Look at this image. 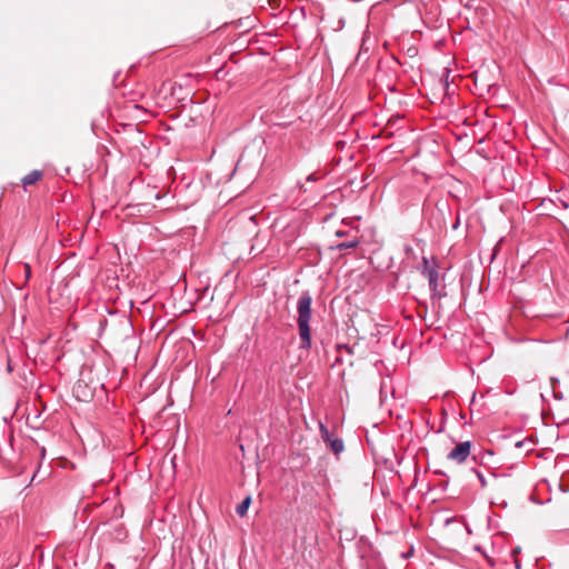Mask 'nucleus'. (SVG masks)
<instances>
[{"label": "nucleus", "mask_w": 569, "mask_h": 569, "mask_svg": "<svg viewBox=\"0 0 569 569\" xmlns=\"http://www.w3.org/2000/svg\"><path fill=\"white\" fill-rule=\"evenodd\" d=\"M451 58L446 57L447 66H443L441 73H437L436 76H432V89L435 90L438 88L441 91H447L449 87V74H450V68L449 64L451 63Z\"/></svg>", "instance_id": "4"}, {"label": "nucleus", "mask_w": 569, "mask_h": 569, "mask_svg": "<svg viewBox=\"0 0 569 569\" xmlns=\"http://www.w3.org/2000/svg\"><path fill=\"white\" fill-rule=\"evenodd\" d=\"M471 442L463 441L459 442L449 453L448 459L456 461L457 463H462L467 460L470 455Z\"/></svg>", "instance_id": "5"}, {"label": "nucleus", "mask_w": 569, "mask_h": 569, "mask_svg": "<svg viewBox=\"0 0 569 569\" xmlns=\"http://www.w3.org/2000/svg\"><path fill=\"white\" fill-rule=\"evenodd\" d=\"M251 503V497H246L236 508V512L240 517H244L248 512L249 506Z\"/></svg>", "instance_id": "9"}, {"label": "nucleus", "mask_w": 569, "mask_h": 569, "mask_svg": "<svg viewBox=\"0 0 569 569\" xmlns=\"http://www.w3.org/2000/svg\"><path fill=\"white\" fill-rule=\"evenodd\" d=\"M415 242H416V248L412 246L406 247L407 256L412 257L413 259H417L418 254L416 252V249L419 250L420 256H421V261H422V266H421L420 270L423 276H427V256L425 254V242L422 239H416Z\"/></svg>", "instance_id": "6"}, {"label": "nucleus", "mask_w": 569, "mask_h": 569, "mask_svg": "<svg viewBox=\"0 0 569 569\" xmlns=\"http://www.w3.org/2000/svg\"><path fill=\"white\" fill-rule=\"evenodd\" d=\"M318 177L316 173H310L308 177H307V181L309 182H313V181H317Z\"/></svg>", "instance_id": "13"}, {"label": "nucleus", "mask_w": 569, "mask_h": 569, "mask_svg": "<svg viewBox=\"0 0 569 569\" xmlns=\"http://www.w3.org/2000/svg\"><path fill=\"white\" fill-rule=\"evenodd\" d=\"M450 267L449 262L438 263L432 258V266L429 264V289L432 290V298L441 299L447 296L446 274Z\"/></svg>", "instance_id": "2"}, {"label": "nucleus", "mask_w": 569, "mask_h": 569, "mask_svg": "<svg viewBox=\"0 0 569 569\" xmlns=\"http://www.w3.org/2000/svg\"><path fill=\"white\" fill-rule=\"evenodd\" d=\"M319 431L323 442L327 443V446L336 456L340 455L345 450V443L342 439L333 437L325 423H319Z\"/></svg>", "instance_id": "3"}, {"label": "nucleus", "mask_w": 569, "mask_h": 569, "mask_svg": "<svg viewBox=\"0 0 569 569\" xmlns=\"http://www.w3.org/2000/svg\"><path fill=\"white\" fill-rule=\"evenodd\" d=\"M41 177H42V172L40 170H33L30 173H28L26 177H23L22 184H23V187L31 186V184L36 183L37 181H39L41 179Z\"/></svg>", "instance_id": "7"}, {"label": "nucleus", "mask_w": 569, "mask_h": 569, "mask_svg": "<svg viewBox=\"0 0 569 569\" xmlns=\"http://www.w3.org/2000/svg\"><path fill=\"white\" fill-rule=\"evenodd\" d=\"M477 477L481 483V487H485L487 482H486L483 475L481 472H477Z\"/></svg>", "instance_id": "12"}, {"label": "nucleus", "mask_w": 569, "mask_h": 569, "mask_svg": "<svg viewBox=\"0 0 569 569\" xmlns=\"http://www.w3.org/2000/svg\"><path fill=\"white\" fill-rule=\"evenodd\" d=\"M358 243H359V241L355 237L351 240L339 242V243H337L335 246H331L330 248L332 250L343 251V250H347V249L356 248L358 246Z\"/></svg>", "instance_id": "8"}, {"label": "nucleus", "mask_w": 569, "mask_h": 569, "mask_svg": "<svg viewBox=\"0 0 569 569\" xmlns=\"http://www.w3.org/2000/svg\"><path fill=\"white\" fill-rule=\"evenodd\" d=\"M519 551H520V550H519V548H515V549L512 550V556H513V558H515V566H516V568H517V569H521V567H520V562H519V560H518V558H517V555L519 553Z\"/></svg>", "instance_id": "11"}, {"label": "nucleus", "mask_w": 569, "mask_h": 569, "mask_svg": "<svg viewBox=\"0 0 569 569\" xmlns=\"http://www.w3.org/2000/svg\"><path fill=\"white\" fill-rule=\"evenodd\" d=\"M342 234H343V232H340V231L337 232L338 237H341Z\"/></svg>", "instance_id": "14"}, {"label": "nucleus", "mask_w": 569, "mask_h": 569, "mask_svg": "<svg viewBox=\"0 0 569 569\" xmlns=\"http://www.w3.org/2000/svg\"><path fill=\"white\" fill-rule=\"evenodd\" d=\"M26 269L28 272L30 271L29 264H26Z\"/></svg>", "instance_id": "15"}, {"label": "nucleus", "mask_w": 569, "mask_h": 569, "mask_svg": "<svg viewBox=\"0 0 569 569\" xmlns=\"http://www.w3.org/2000/svg\"><path fill=\"white\" fill-rule=\"evenodd\" d=\"M448 563L440 559L439 557H437V563H435L433 561H429V569H441V567H447Z\"/></svg>", "instance_id": "10"}, {"label": "nucleus", "mask_w": 569, "mask_h": 569, "mask_svg": "<svg viewBox=\"0 0 569 569\" xmlns=\"http://www.w3.org/2000/svg\"><path fill=\"white\" fill-rule=\"evenodd\" d=\"M311 303L312 298L309 291H303L297 301V325L300 338V349L309 350L311 348Z\"/></svg>", "instance_id": "1"}]
</instances>
